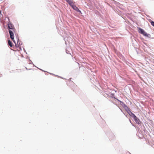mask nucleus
Instances as JSON below:
<instances>
[{"mask_svg": "<svg viewBox=\"0 0 154 154\" xmlns=\"http://www.w3.org/2000/svg\"><path fill=\"white\" fill-rule=\"evenodd\" d=\"M8 27L9 29V32L10 34V38L15 43L16 47H19V45L20 44V43H19L18 45V43L19 42H18L17 44H16L14 40V36L13 32H15L16 29L14 28V25L11 23H9L8 24Z\"/></svg>", "mask_w": 154, "mask_h": 154, "instance_id": "obj_1", "label": "nucleus"}, {"mask_svg": "<svg viewBox=\"0 0 154 154\" xmlns=\"http://www.w3.org/2000/svg\"><path fill=\"white\" fill-rule=\"evenodd\" d=\"M8 43L9 45L11 47H13V45L12 43L9 40L8 41Z\"/></svg>", "mask_w": 154, "mask_h": 154, "instance_id": "obj_4", "label": "nucleus"}, {"mask_svg": "<svg viewBox=\"0 0 154 154\" xmlns=\"http://www.w3.org/2000/svg\"><path fill=\"white\" fill-rule=\"evenodd\" d=\"M72 8L75 10L77 12H81V11L79 9L78 7H77L75 5L73 6L72 7Z\"/></svg>", "mask_w": 154, "mask_h": 154, "instance_id": "obj_3", "label": "nucleus"}, {"mask_svg": "<svg viewBox=\"0 0 154 154\" xmlns=\"http://www.w3.org/2000/svg\"><path fill=\"white\" fill-rule=\"evenodd\" d=\"M68 3L72 7L74 5L73 2H72L71 0H70Z\"/></svg>", "mask_w": 154, "mask_h": 154, "instance_id": "obj_5", "label": "nucleus"}, {"mask_svg": "<svg viewBox=\"0 0 154 154\" xmlns=\"http://www.w3.org/2000/svg\"><path fill=\"white\" fill-rule=\"evenodd\" d=\"M65 0L68 3L70 0Z\"/></svg>", "mask_w": 154, "mask_h": 154, "instance_id": "obj_8", "label": "nucleus"}, {"mask_svg": "<svg viewBox=\"0 0 154 154\" xmlns=\"http://www.w3.org/2000/svg\"><path fill=\"white\" fill-rule=\"evenodd\" d=\"M23 69H20V72H23Z\"/></svg>", "mask_w": 154, "mask_h": 154, "instance_id": "obj_9", "label": "nucleus"}, {"mask_svg": "<svg viewBox=\"0 0 154 154\" xmlns=\"http://www.w3.org/2000/svg\"><path fill=\"white\" fill-rule=\"evenodd\" d=\"M151 24L154 27V22L153 21H150Z\"/></svg>", "mask_w": 154, "mask_h": 154, "instance_id": "obj_6", "label": "nucleus"}, {"mask_svg": "<svg viewBox=\"0 0 154 154\" xmlns=\"http://www.w3.org/2000/svg\"><path fill=\"white\" fill-rule=\"evenodd\" d=\"M131 112V113L134 115V118H136V116L133 113H132Z\"/></svg>", "mask_w": 154, "mask_h": 154, "instance_id": "obj_7", "label": "nucleus"}, {"mask_svg": "<svg viewBox=\"0 0 154 154\" xmlns=\"http://www.w3.org/2000/svg\"><path fill=\"white\" fill-rule=\"evenodd\" d=\"M138 32L140 33L143 34L144 36L149 38L151 37V35L149 34H147L145 31L141 28H139Z\"/></svg>", "mask_w": 154, "mask_h": 154, "instance_id": "obj_2", "label": "nucleus"}]
</instances>
